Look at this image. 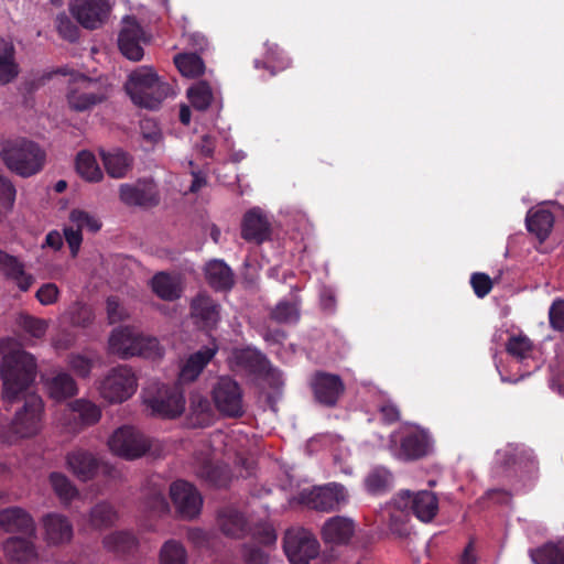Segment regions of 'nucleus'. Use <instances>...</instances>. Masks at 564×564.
Returning <instances> with one entry per match:
<instances>
[{
  "mask_svg": "<svg viewBox=\"0 0 564 564\" xmlns=\"http://www.w3.org/2000/svg\"><path fill=\"white\" fill-rule=\"evenodd\" d=\"M13 345L14 340L11 338L0 341L1 398L7 406L20 402L21 395L29 394L28 390L34 383L37 373L34 356L22 348H11Z\"/></svg>",
  "mask_w": 564,
  "mask_h": 564,
  "instance_id": "f257e3e1",
  "label": "nucleus"
},
{
  "mask_svg": "<svg viewBox=\"0 0 564 564\" xmlns=\"http://www.w3.org/2000/svg\"><path fill=\"white\" fill-rule=\"evenodd\" d=\"M132 102L141 108L154 110L173 94L169 83L161 80L153 67L141 66L132 70L124 84Z\"/></svg>",
  "mask_w": 564,
  "mask_h": 564,
  "instance_id": "f03ea898",
  "label": "nucleus"
},
{
  "mask_svg": "<svg viewBox=\"0 0 564 564\" xmlns=\"http://www.w3.org/2000/svg\"><path fill=\"white\" fill-rule=\"evenodd\" d=\"M0 158L8 170L21 177H30L42 171L46 153L35 141L17 138L2 143Z\"/></svg>",
  "mask_w": 564,
  "mask_h": 564,
  "instance_id": "7ed1b4c3",
  "label": "nucleus"
},
{
  "mask_svg": "<svg viewBox=\"0 0 564 564\" xmlns=\"http://www.w3.org/2000/svg\"><path fill=\"white\" fill-rule=\"evenodd\" d=\"M109 351L121 359H129L134 356L159 359L163 351L155 337L144 336L141 332L131 326H119L115 328L108 340Z\"/></svg>",
  "mask_w": 564,
  "mask_h": 564,
  "instance_id": "20e7f679",
  "label": "nucleus"
},
{
  "mask_svg": "<svg viewBox=\"0 0 564 564\" xmlns=\"http://www.w3.org/2000/svg\"><path fill=\"white\" fill-rule=\"evenodd\" d=\"M110 88L111 86L100 78L76 74L72 78L66 94L68 107L76 112L90 110L108 100Z\"/></svg>",
  "mask_w": 564,
  "mask_h": 564,
  "instance_id": "39448f33",
  "label": "nucleus"
},
{
  "mask_svg": "<svg viewBox=\"0 0 564 564\" xmlns=\"http://www.w3.org/2000/svg\"><path fill=\"white\" fill-rule=\"evenodd\" d=\"M21 401L23 404L14 413L11 431L22 438L32 437L41 431L44 403L36 393L23 394Z\"/></svg>",
  "mask_w": 564,
  "mask_h": 564,
  "instance_id": "423d86ee",
  "label": "nucleus"
},
{
  "mask_svg": "<svg viewBox=\"0 0 564 564\" xmlns=\"http://www.w3.org/2000/svg\"><path fill=\"white\" fill-rule=\"evenodd\" d=\"M108 446L115 455L132 460L149 452L151 442L137 427L123 425L118 427L109 437Z\"/></svg>",
  "mask_w": 564,
  "mask_h": 564,
  "instance_id": "0eeeda50",
  "label": "nucleus"
},
{
  "mask_svg": "<svg viewBox=\"0 0 564 564\" xmlns=\"http://www.w3.org/2000/svg\"><path fill=\"white\" fill-rule=\"evenodd\" d=\"M137 389V378L127 366H117L108 371L99 382L98 390L109 403H121L129 399Z\"/></svg>",
  "mask_w": 564,
  "mask_h": 564,
  "instance_id": "6e6552de",
  "label": "nucleus"
},
{
  "mask_svg": "<svg viewBox=\"0 0 564 564\" xmlns=\"http://www.w3.org/2000/svg\"><path fill=\"white\" fill-rule=\"evenodd\" d=\"M144 403L154 416L162 419L178 417L185 410V398L178 387L158 384L144 399Z\"/></svg>",
  "mask_w": 564,
  "mask_h": 564,
  "instance_id": "1a4fd4ad",
  "label": "nucleus"
},
{
  "mask_svg": "<svg viewBox=\"0 0 564 564\" xmlns=\"http://www.w3.org/2000/svg\"><path fill=\"white\" fill-rule=\"evenodd\" d=\"M217 411L226 417L239 419L245 414L242 389L230 377H220L212 390Z\"/></svg>",
  "mask_w": 564,
  "mask_h": 564,
  "instance_id": "9d476101",
  "label": "nucleus"
},
{
  "mask_svg": "<svg viewBox=\"0 0 564 564\" xmlns=\"http://www.w3.org/2000/svg\"><path fill=\"white\" fill-rule=\"evenodd\" d=\"M283 549L292 564H310V561L319 553V543L308 530H288L283 539Z\"/></svg>",
  "mask_w": 564,
  "mask_h": 564,
  "instance_id": "9b49d317",
  "label": "nucleus"
},
{
  "mask_svg": "<svg viewBox=\"0 0 564 564\" xmlns=\"http://www.w3.org/2000/svg\"><path fill=\"white\" fill-rule=\"evenodd\" d=\"M169 494L180 519L191 521L200 514L203 497L191 482L175 480L170 485Z\"/></svg>",
  "mask_w": 564,
  "mask_h": 564,
  "instance_id": "f8f14e48",
  "label": "nucleus"
},
{
  "mask_svg": "<svg viewBox=\"0 0 564 564\" xmlns=\"http://www.w3.org/2000/svg\"><path fill=\"white\" fill-rule=\"evenodd\" d=\"M119 199L129 207L150 209L156 207L160 202V191L152 178H139L133 184H121Z\"/></svg>",
  "mask_w": 564,
  "mask_h": 564,
  "instance_id": "ddd939ff",
  "label": "nucleus"
},
{
  "mask_svg": "<svg viewBox=\"0 0 564 564\" xmlns=\"http://www.w3.org/2000/svg\"><path fill=\"white\" fill-rule=\"evenodd\" d=\"M347 498L343 485L330 482L324 486H315L310 491L301 494V502L308 508L329 512L336 510Z\"/></svg>",
  "mask_w": 564,
  "mask_h": 564,
  "instance_id": "4468645a",
  "label": "nucleus"
},
{
  "mask_svg": "<svg viewBox=\"0 0 564 564\" xmlns=\"http://www.w3.org/2000/svg\"><path fill=\"white\" fill-rule=\"evenodd\" d=\"M123 26L119 32L118 47L120 53L128 59L139 62L144 56V50L141 43H148L150 39L135 19V17L127 15Z\"/></svg>",
  "mask_w": 564,
  "mask_h": 564,
  "instance_id": "2eb2a0df",
  "label": "nucleus"
},
{
  "mask_svg": "<svg viewBox=\"0 0 564 564\" xmlns=\"http://www.w3.org/2000/svg\"><path fill=\"white\" fill-rule=\"evenodd\" d=\"M315 400L325 406L333 408L345 392V383L340 376L326 371H316L311 380Z\"/></svg>",
  "mask_w": 564,
  "mask_h": 564,
  "instance_id": "dca6fc26",
  "label": "nucleus"
},
{
  "mask_svg": "<svg viewBox=\"0 0 564 564\" xmlns=\"http://www.w3.org/2000/svg\"><path fill=\"white\" fill-rule=\"evenodd\" d=\"M70 12L83 28L95 30L105 23L110 7L106 0H75Z\"/></svg>",
  "mask_w": 564,
  "mask_h": 564,
  "instance_id": "f3484780",
  "label": "nucleus"
},
{
  "mask_svg": "<svg viewBox=\"0 0 564 564\" xmlns=\"http://www.w3.org/2000/svg\"><path fill=\"white\" fill-rule=\"evenodd\" d=\"M272 228L267 215L258 207L249 209L242 217L241 238L261 245L271 238Z\"/></svg>",
  "mask_w": 564,
  "mask_h": 564,
  "instance_id": "a211bd4d",
  "label": "nucleus"
},
{
  "mask_svg": "<svg viewBox=\"0 0 564 564\" xmlns=\"http://www.w3.org/2000/svg\"><path fill=\"white\" fill-rule=\"evenodd\" d=\"M191 318L202 329H213L220 319L219 305L205 292L198 293L189 304Z\"/></svg>",
  "mask_w": 564,
  "mask_h": 564,
  "instance_id": "6ab92c4d",
  "label": "nucleus"
},
{
  "mask_svg": "<svg viewBox=\"0 0 564 564\" xmlns=\"http://www.w3.org/2000/svg\"><path fill=\"white\" fill-rule=\"evenodd\" d=\"M355 534V522L341 516L329 518L321 529V538L325 544L347 545Z\"/></svg>",
  "mask_w": 564,
  "mask_h": 564,
  "instance_id": "aec40b11",
  "label": "nucleus"
},
{
  "mask_svg": "<svg viewBox=\"0 0 564 564\" xmlns=\"http://www.w3.org/2000/svg\"><path fill=\"white\" fill-rule=\"evenodd\" d=\"M0 528L8 533L31 535L35 532V522L25 509L9 507L0 510Z\"/></svg>",
  "mask_w": 564,
  "mask_h": 564,
  "instance_id": "412c9836",
  "label": "nucleus"
},
{
  "mask_svg": "<svg viewBox=\"0 0 564 564\" xmlns=\"http://www.w3.org/2000/svg\"><path fill=\"white\" fill-rule=\"evenodd\" d=\"M0 271L7 280L13 281L22 292L34 283V276L25 272L24 263L15 256L0 249Z\"/></svg>",
  "mask_w": 564,
  "mask_h": 564,
  "instance_id": "4be33fe9",
  "label": "nucleus"
},
{
  "mask_svg": "<svg viewBox=\"0 0 564 564\" xmlns=\"http://www.w3.org/2000/svg\"><path fill=\"white\" fill-rule=\"evenodd\" d=\"M66 463L72 473L82 481L91 480L100 467L96 456L85 449H75L67 454Z\"/></svg>",
  "mask_w": 564,
  "mask_h": 564,
  "instance_id": "5701e85b",
  "label": "nucleus"
},
{
  "mask_svg": "<svg viewBox=\"0 0 564 564\" xmlns=\"http://www.w3.org/2000/svg\"><path fill=\"white\" fill-rule=\"evenodd\" d=\"M98 153L107 174L112 178L126 177L133 167V156L122 149L117 148L112 151L99 149Z\"/></svg>",
  "mask_w": 564,
  "mask_h": 564,
  "instance_id": "b1692460",
  "label": "nucleus"
},
{
  "mask_svg": "<svg viewBox=\"0 0 564 564\" xmlns=\"http://www.w3.org/2000/svg\"><path fill=\"white\" fill-rule=\"evenodd\" d=\"M43 527L45 540L48 544L59 545L67 543L73 536V525L64 514L48 513L44 516Z\"/></svg>",
  "mask_w": 564,
  "mask_h": 564,
  "instance_id": "393cba45",
  "label": "nucleus"
},
{
  "mask_svg": "<svg viewBox=\"0 0 564 564\" xmlns=\"http://www.w3.org/2000/svg\"><path fill=\"white\" fill-rule=\"evenodd\" d=\"M208 285L218 292H227L235 285V274L223 260H210L204 268Z\"/></svg>",
  "mask_w": 564,
  "mask_h": 564,
  "instance_id": "a878e982",
  "label": "nucleus"
},
{
  "mask_svg": "<svg viewBox=\"0 0 564 564\" xmlns=\"http://www.w3.org/2000/svg\"><path fill=\"white\" fill-rule=\"evenodd\" d=\"M232 359L237 367L252 375L263 376L270 371V361L257 349L249 347L235 349L232 351Z\"/></svg>",
  "mask_w": 564,
  "mask_h": 564,
  "instance_id": "bb28decb",
  "label": "nucleus"
},
{
  "mask_svg": "<svg viewBox=\"0 0 564 564\" xmlns=\"http://www.w3.org/2000/svg\"><path fill=\"white\" fill-rule=\"evenodd\" d=\"M430 438L425 431L417 430L405 434L400 442V455L405 460H416L429 454Z\"/></svg>",
  "mask_w": 564,
  "mask_h": 564,
  "instance_id": "cd10ccee",
  "label": "nucleus"
},
{
  "mask_svg": "<svg viewBox=\"0 0 564 564\" xmlns=\"http://www.w3.org/2000/svg\"><path fill=\"white\" fill-rule=\"evenodd\" d=\"M217 523L220 531L232 539H242L249 531L245 516L231 508H225L218 512Z\"/></svg>",
  "mask_w": 564,
  "mask_h": 564,
  "instance_id": "c85d7f7f",
  "label": "nucleus"
},
{
  "mask_svg": "<svg viewBox=\"0 0 564 564\" xmlns=\"http://www.w3.org/2000/svg\"><path fill=\"white\" fill-rule=\"evenodd\" d=\"M188 422L192 427H205L214 420V410L207 397L199 392L189 394Z\"/></svg>",
  "mask_w": 564,
  "mask_h": 564,
  "instance_id": "c756f323",
  "label": "nucleus"
},
{
  "mask_svg": "<svg viewBox=\"0 0 564 564\" xmlns=\"http://www.w3.org/2000/svg\"><path fill=\"white\" fill-rule=\"evenodd\" d=\"M216 351V347H203L198 351L192 354L180 370V381L192 382L196 380L206 365L213 359Z\"/></svg>",
  "mask_w": 564,
  "mask_h": 564,
  "instance_id": "7c9ffc66",
  "label": "nucleus"
},
{
  "mask_svg": "<svg viewBox=\"0 0 564 564\" xmlns=\"http://www.w3.org/2000/svg\"><path fill=\"white\" fill-rule=\"evenodd\" d=\"M554 215L547 209H531L527 215L525 224L528 230L542 243L549 238L554 226Z\"/></svg>",
  "mask_w": 564,
  "mask_h": 564,
  "instance_id": "2f4dec72",
  "label": "nucleus"
},
{
  "mask_svg": "<svg viewBox=\"0 0 564 564\" xmlns=\"http://www.w3.org/2000/svg\"><path fill=\"white\" fill-rule=\"evenodd\" d=\"M119 520L115 506L106 500L99 501L89 510L88 522L93 529L105 530L113 527Z\"/></svg>",
  "mask_w": 564,
  "mask_h": 564,
  "instance_id": "473e14b6",
  "label": "nucleus"
},
{
  "mask_svg": "<svg viewBox=\"0 0 564 564\" xmlns=\"http://www.w3.org/2000/svg\"><path fill=\"white\" fill-rule=\"evenodd\" d=\"M411 510L421 521L430 522L437 513L438 499L432 491H419L411 499Z\"/></svg>",
  "mask_w": 564,
  "mask_h": 564,
  "instance_id": "72a5a7b5",
  "label": "nucleus"
},
{
  "mask_svg": "<svg viewBox=\"0 0 564 564\" xmlns=\"http://www.w3.org/2000/svg\"><path fill=\"white\" fill-rule=\"evenodd\" d=\"M530 557L534 564H564V539L532 549Z\"/></svg>",
  "mask_w": 564,
  "mask_h": 564,
  "instance_id": "f704fd0d",
  "label": "nucleus"
},
{
  "mask_svg": "<svg viewBox=\"0 0 564 564\" xmlns=\"http://www.w3.org/2000/svg\"><path fill=\"white\" fill-rule=\"evenodd\" d=\"M102 544L116 554H129L137 549L138 539L130 531H115L104 538Z\"/></svg>",
  "mask_w": 564,
  "mask_h": 564,
  "instance_id": "c9c22d12",
  "label": "nucleus"
},
{
  "mask_svg": "<svg viewBox=\"0 0 564 564\" xmlns=\"http://www.w3.org/2000/svg\"><path fill=\"white\" fill-rule=\"evenodd\" d=\"M3 549L12 562L24 563L36 556L33 543L19 536L9 538L4 542Z\"/></svg>",
  "mask_w": 564,
  "mask_h": 564,
  "instance_id": "e433bc0d",
  "label": "nucleus"
},
{
  "mask_svg": "<svg viewBox=\"0 0 564 564\" xmlns=\"http://www.w3.org/2000/svg\"><path fill=\"white\" fill-rule=\"evenodd\" d=\"M152 291L164 301H175L181 297L182 289L166 272H158L151 280Z\"/></svg>",
  "mask_w": 564,
  "mask_h": 564,
  "instance_id": "4c0bfd02",
  "label": "nucleus"
},
{
  "mask_svg": "<svg viewBox=\"0 0 564 564\" xmlns=\"http://www.w3.org/2000/svg\"><path fill=\"white\" fill-rule=\"evenodd\" d=\"M75 165L77 173L87 182H100L104 177L95 155L87 150L78 152Z\"/></svg>",
  "mask_w": 564,
  "mask_h": 564,
  "instance_id": "58836bf2",
  "label": "nucleus"
},
{
  "mask_svg": "<svg viewBox=\"0 0 564 564\" xmlns=\"http://www.w3.org/2000/svg\"><path fill=\"white\" fill-rule=\"evenodd\" d=\"M174 64L180 73L188 78H196L204 74L205 64L196 53H180L174 56Z\"/></svg>",
  "mask_w": 564,
  "mask_h": 564,
  "instance_id": "ea45409f",
  "label": "nucleus"
},
{
  "mask_svg": "<svg viewBox=\"0 0 564 564\" xmlns=\"http://www.w3.org/2000/svg\"><path fill=\"white\" fill-rule=\"evenodd\" d=\"M76 392V382L68 373H58L48 382V393L53 399L57 401L70 398L75 395Z\"/></svg>",
  "mask_w": 564,
  "mask_h": 564,
  "instance_id": "a19ab883",
  "label": "nucleus"
},
{
  "mask_svg": "<svg viewBox=\"0 0 564 564\" xmlns=\"http://www.w3.org/2000/svg\"><path fill=\"white\" fill-rule=\"evenodd\" d=\"M191 105L198 111H205L214 100L210 85L206 80H199L187 90Z\"/></svg>",
  "mask_w": 564,
  "mask_h": 564,
  "instance_id": "79ce46f5",
  "label": "nucleus"
},
{
  "mask_svg": "<svg viewBox=\"0 0 564 564\" xmlns=\"http://www.w3.org/2000/svg\"><path fill=\"white\" fill-rule=\"evenodd\" d=\"M20 73L15 62V50L12 44H7L0 54V84L6 85L14 80Z\"/></svg>",
  "mask_w": 564,
  "mask_h": 564,
  "instance_id": "37998d69",
  "label": "nucleus"
},
{
  "mask_svg": "<svg viewBox=\"0 0 564 564\" xmlns=\"http://www.w3.org/2000/svg\"><path fill=\"white\" fill-rule=\"evenodd\" d=\"M48 480L53 491L62 502L68 503L78 496L77 488L64 474L57 471L51 473Z\"/></svg>",
  "mask_w": 564,
  "mask_h": 564,
  "instance_id": "c03bdc74",
  "label": "nucleus"
},
{
  "mask_svg": "<svg viewBox=\"0 0 564 564\" xmlns=\"http://www.w3.org/2000/svg\"><path fill=\"white\" fill-rule=\"evenodd\" d=\"M198 476L216 488L226 487L230 480L229 471L226 467L214 465L212 463H204L198 471Z\"/></svg>",
  "mask_w": 564,
  "mask_h": 564,
  "instance_id": "a18cd8bd",
  "label": "nucleus"
},
{
  "mask_svg": "<svg viewBox=\"0 0 564 564\" xmlns=\"http://www.w3.org/2000/svg\"><path fill=\"white\" fill-rule=\"evenodd\" d=\"M187 552L176 540L166 541L160 551V564H186Z\"/></svg>",
  "mask_w": 564,
  "mask_h": 564,
  "instance_id": "49530a36",
  "label": "nucleus"
},
{
  "mask_svg": "<svg viewBox=\"0 0 564 564\" xmlns=\"http://www.w3.org/2000/svg\"><path fill=\"white\" fill-rule=\"evenodd\" d=\"M70 406L74 412L78 413L80 422L86 426L96 424L101 417L100 409L85 399L75 400Z\"/></svg>",
  "mask_w": 564,
  "mask_h": 564,
  "instance_id": "de8ad7c7",
  "label": "nucleus"
},
{
  "mask_svg": "<svg viewBox=\"0 0 564 564\" xmlns=\"http://www.w3.org/2000/svg\"><path fill=\"white\" fill-rule=\"evenodd\" d=\"M533 350V343L524 335L511 336L506 343V351L517 358L524 359Z\"/></svg>",
  "mask_w": 564,
  "mask_h": 564,
  "instance_id": "09e8293b",
  "label": "nucleus"
},
{
  "mask_svg": "<svg viewBox=\"0 0 564 564\" xmlns=\"http://www.w3.org/2000/svg\"><path fill=\"white\" fill-rule=\"evenodd\" d=\"M391 474L383 467L375 468L365 479L366 488L371 494L384 491L389 486Z\"/></svg>",
  "mask_w": 564,
  "mask_h": 564,
  "instance_id": "8fccbe9b",
  "label": "nucleus"
},
{
  "mask_svg": "<svg viewBox=\"0 0 564 564\" xmlns=\"http://www.w3.org/2000/svg\"><path fill=\"white\" fill-rule=\"evenodd\" d=\"M300 313L294 303L280 302L271 312L270 318L279 324L296 322Z\"/></svg>",
  "mask_w": 564,
  "mask_h": 564,
  "instance_id": "3c124183",
  "label": "nucleus"
},
{
  "mask_svg": "<svg viewBox=\"0 0 564 564\" xmlns=\"http://www.w3.org/2000/svg\"><path fill=\"white\" fill-rule=\"evenodd\" d=\"M144 505L159 514L167 513L170 510L164 492L155 487L150 488L144 495Z\"/></svg>",
  "mask_w": 564,
  "mask_h": 564,
  "instance_id": "603ef678",
  "label": "nucleus"
},
{
  "mask_svg": "<svg viewBox=\"0 0 564 564\" xmlns=\"http://www.w3.org/2000/svg\"><path fill=\"white\" fill-rule=\"evenodd\" d=\"M94 314L91 308L80 302L74 303L69 308V321L73 326L86 327L93 323Z\"/></svg>",
  "mask_w": 564,
  "mask_h": 564,
  "instance_id": "864d4df0",
  "label": "nucleus"
},
{
  "mask_svg": "<svg viewBox=\"0 0 564 564\" xmlns=\"http://www.w3.org/2000/svg\"><path fill=\"white\" fill-rule=\"evenodd\" d=\"M18 324L33 337L40 338L44 336L47 329V323L44 319L28 315L20 314Z\"/></svg>",
  "mask_w": 564,
  "mask_h": 564,
  "instance_id": "5fc2aeb1",
  "label": "nucleus"
},
{
  "mask_svg": "<svg viewBox=\"0 0 564 564\" xmlns=\"http://www.w3.org/2000/svg\"><path fill=\"white\" fill-rule=\"evenodd\" d=\"M56 29L58 34L68 42H76L79 39L78 26L66 15L59 13L56 18Z\"/></svg>",
  "mask_w": 564,
  "mask_h": 564,
  "instance_id": "6e6d98bb",
  "label": "nucleus"
},
{
  "mask_svg": "<svg viewBox=\"0 0 564 564\" xmlns=\"http://www.w3.org/2000/svg\"><path fill=\"white\" fill-rule=\"evenodd\" d=\"M69 219L77 225L79 229L86 227L91 232H97L101 228V223L82 209H73L69 214Z\"/></svg>",
  "mask_w": 564,
  "mask_h": 564,
  "instance_id": "4d7b16f0",
  "label": "nucleus"
},
{
  "mask_svg": "<svg viewBox=\"0 0 564 564\" xmlns=\"http://www.w3.org/2000/svg\"><path fill=\"white\" fill-rule=\"evenodd\" d=\"M252 538L256 542L263 545H272L276 541V533L269 524H261L253 529Z\"/></svg>",
  "mask_w": 564,
  "mask_h": 564,
  "instance_id": "13d9d810",
  "label": "nucleus"
},
{
  "mask_svg": "<svg viewBox=\"0 0 564 564\" xmlns=\"http://www.w3.org/2000/svg\"><path fill=\"white\" fill-rule=\"evenodd\" d=\"M470 283L478 297L487 295L492 288L491 279L485 273H474L471 275Z\"/></svg>",
  "mask_w": 564,
  "mask_h": 564,
  "instance_id": "bf43d9fd",
  "label": "nucleus"
},
{
  "mask_svg": "<svg viewBox=\"0 0 564 564\" xmlns=\"http://www.w3.org/2000/svg\"><path fill=\"white\" fill-rule=\"evenodd\" d=\"M109 323L115 324L126 318V313L117 296H109L106 301Z\"/></svg>",
  "mask_w": 564,
  "mask_h": 564,
  "instance_id": "052dcab7",
  "label": "nucleus"
},
{
  "mask_svg": "<svg viewBox=\"0 0 564 564\" xmlns=\"http://www.w3.org/2000/svg\"><path fill=\"white\" fill-rule=\"evenodd\" d=\"M59 290L55 283H45L36 292V299L43 305H50L57 301Z\"/></svg>",
  "mask_w": 564,
  "mask_h": 564,
  "instance_id": "680f3d73",
  "label": "nucleus"
},
{
  "mask_svg": "<svg viewBox=\"0 0 564 564\" xmlns=\"http://www.w3.org/2000/svg\"><path fill=\"white\" fill-rule=\"evenodd\" d=\"M550 324L556 330H564V300H556L550 308Z\"/></svg>",
  "mask_w": 564,
  "mask_h": 564,
  "instance_id": "e2e57ef3",
  "label": "nucleus"
},
{
  "mask_svg": "<svg viewBox=\"0 0 564 564\" xmlns=\"http://www.w3.org/2000/svg\"><path fill=\"white\" fill-rule=\"evenodd\" d=\"M70 368L82 378L90 375L93 362L89 358L82 355L72 356L69 359Z\"/></svg>",
  "mask_w": 564,
  "mask_h": 564,
  "instance_id": "0e129e2a",
  "label": "nucleus"
},
{
  "mask_svg": "<svg viewBox=\"0 0 564 564\" xmlns=\"http://www.w3.org/2000/svg\"><path fill=\"white\" fill-rule=\"evenodd\" d=\"M243 558L247 564H267L268 554L252 545H243Z\"/></svg>",
  "mask_w": 564,
  "mask_h": 564,
  "instance_id": "69168bd1",
  "label": "nucleus"
},
{
  "mask_svg": "<svg viewBox=\"0 0 564 564\" xmlns=\"http://www.w3.org/2000/svg\"><path fill=\"white\" fill-rule=\"evenodd\" d=\"M140 129H141L142 138L147 141L155 143L162 137L160 129L156 127L154 121H152L151 119L142 120L140 122Z\"/></svg>",
  "mask_w": 564,
  "mask_h": 564,
  "instance_id": "338daca9",
  "label": "nucleus"
},
{
  "mask_svg": "<svg viewBox=\"0 0 564 564\" xmlns=\"http://www.w3.org/2000/svg\"><path fill=\"white\" fill-rule=\"evenodd\" d=\"M15 187L12 182L4 177L0 182V200L4 202L6 205L11 208L15 200Z\"/></svg>",
  "mask_w": 564,
  "mask_h": 564,
  "instance_id": "774afa93",
  "label": "nucleus"
}]
</instances>
